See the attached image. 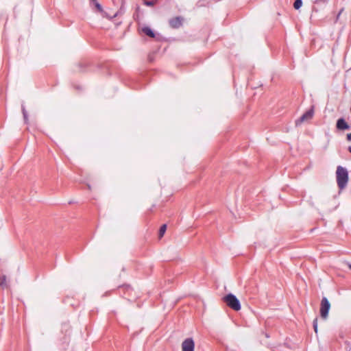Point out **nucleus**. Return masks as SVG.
Listing matches in <instances>:
<instances>
[{
  "label": "nucleus",
  "mask_w": 351,
  "mask_h": 351,
  "mask_svg": "<svg viewBox=\"0 0 351 351\" xmlns=\"http://www.w3.org/2000/svg\"><path fill=\"white\" fill-rule=\"evenodd\" d=\"M336 174L337 184L342 189L346 186L348 180V171L345 168L339 166L337 167Z\"/></svg>",
  "instance_id": "obj_1"
},
{
  "label": "nucleus",
  "mask_w": 351,
  "mask_h": 351,
  "mask_svg": "<svg viewBox=\"0 0 351 351\" xmlns=\"http://www.w3.org/2000/svg\"><path fill=\"white\" fill-rule=\"evenodd\" d=\"M224 302L232 309L234 311H239L241 309V304L239 300L232 293H229L223 298Z\"/></svg>",
  "instance_id": "obj_2"
},
{
  "label": "nucleus",
  "mask_w": 351,
  "mask_h": 351,
  "mask_svg": "<svg viewBox=\"0 0 351 351\" xmlns=\"http://www.w3.org/2000/svg\"><path fill=\"white\" fill-rule=\"evenodd\" d=\"M330 308V304L326 298H323L321 301L320 315L322 318L326 319L328 317V312Z\"/></svg>",
  "instance_id": "obj_3"
},
{
  "label": "nucleus",
  "mask_w": 351,
  "mask_h": 351,
  "mask_svg": "<svg viewBox=\"0 0 351 351\" xmlns=\"http://www.w3.org/2000/svg\"><path fill=\"white\" fill-rule=\"evenodd\" d=\"M195 342L192 338H187L182 343V351H194Z\"/></svg>",
  "instance_id": "obj_4"
},
{
  "label": "nucleus",
  "mask_w": 351,
  "mask_h": 351,
  "mask_svg": "<svg viewBox=\"0 0 351 351\" xmlns=\"http://www.w3.org/2000/svg\"><path fill=\"white\" fill-rule=\"evenodd\" d=\"M314 115V110L313 107H312L310 110L306 112L300 119L296 121V124L298 125L302 122L307 121L313 118Z\"/></svg>",
  "instance_id": "obj_5"
},
{
  "label": "nucleus",
  "mask_w": 351,
  "mask_h": 351,
  "mask_svg": "<svg viewBox=\"0 0 351 351\" xmlns=\"http://www.w3.org/2000/svg\"><path fill=\"white\" fill-rule=\"evenodd\" d=\"M337 128L339 130H346L348 128V125L343 119H338L337 122Z\"/></svg>",
  "instance_id": "obj_6"
},
{
  "label": "nucleus",
  "mask_w": 351,
  "mask_h": 351,
  "mask_svg": "<svg viewBox=\"0 0 351 351\" xmlns=\"http://www.w3.org/2000/svg\"><path fill=\"white\" fill-rule=\"evenodd\" d=\"M169 23L172 27H174V28L178 27L182 24V19L179 17H177V18L171 19Z\"/></svg>",
  "instance_id": "obj_7"
},
{
  "label": "nucleus",
  "mask_w": 351,
  "mask_h": 351,
  "mask_svg": "<svg viewBox=\"0 0 351 351\" xmlns=\"http://www.w3.org/2000/svg\"><path fill=\"white\" fill-rule=\"evenodd\" d=\"M142 32L145 34L147 36L154 38V33L153 31L148 27H145L142 29Z\"/></svg>",
  "instance_id": "obj_8"
},
{
  "label": "nucleus",
  "mask_w": 351,
  "mask_h": 351,
  "mask_svg": "<svg viewBox=\"0 0 351 351\" xmlns=\"http://www.w3.org/2000/svg\"><path fill=\"white\" fill-rule=\"evenodd\" d=\"M167 230V226L165 224H163L159 230V238H162Z\"/></svg>",
  "instance_id": "obj_9"
},
{
  "label": "nucleus",
  "mask_w": 351,
  "mask_h": 351,
  "mask_svg": "<svg viewBox=\"0 0 351 351\" xmlns=\"http://www.w3.org/2000/svg\"><path fill=\"white\" fill-rule=\"evenodd\" d=\"M302 5V0H295L293 3V7L295 9L298 10Z\"/></svg>",
  "instance_id": "obj_10"
},
{
  "label": "nucleus",
  "mask_w": 351,
  "mask_h": 351,
  "mask_svg": "<svg viewBox=\"0 0 351 351\" xmlns=\"http://www.w3.org/2000/svg\"><path fill=\"white\" fill-rule=\"evenodd\" d=\"M95 7L97 10L98 12L102 13L104 14V16L105 15V12H104L101 5L98 2L95 3Z\"/></svg>",
  "instance_id": "obj_11"
},
{
  "label": "nucleus",
  "mask_w": 351,
  "mask_h": 351,
  "mask_svg": "<svg viewBox=\"0 0 351 351\" xmlns=\"http://www.w3.org/2000/svg\"><path fill=\"white\" fill-rule=\"evenodd\" d=\"M0 286L3 287L7 286V285H6V277L5 276H3L1 278Z\"/></svg>",
  "instance_id": "obj_12"
},
{
  "label": "nucleus",
  "mask_w": 351,
  "mask_h": 351,
  "mask_svg": "<svg viewBox=\"0 0 351 351\" xmlns=\"http://www.w3.org/2000/svg\"><path fill=\"white\" fill-rule=\"evenodd\" d=\"M156 3V1H145V4L147 6H153Z\"/></svg>",
  "instance_id": "obj_13"
},
{
  "label": "nucleus",
  "mask_w": 351,
  "mask_h": 351,
  "mask_svg": "<svg viewBox=\"0 0 351 351\" xmlns=\"http://www.w3.org/2000/svg\"><path fill=\"white\" fill-rule=\"evenodd\" d=\"M313 328H314V330L315 332L317 333V319H315L314 322H313Z\"/></svg>",
  "instance_id": "obj_14"
},
{
  "label": "nucleus",
  "mask_w": 351,
  "mask_h": 351,
  "mask_svg": "<svg viewBox=\"0 0 351 351\" xmlns=\"http://www.w3.org/2000/svg\"><path fill=\"white\" fill-rule=\"evenodd\" d=\"M22 111H23V114L24 119H25V120H26V119H27V112H26V110H25V108H24V107H22Z\"/></svg>",
  "instance_id": "obj_15"
},
{
  "label": "nucleus",
  "mask_w": 351,
  "mask_h": 351,
  "mask_svg": "<svg viewBox=\"0 0 351 351\" xmlns=\"http://www.w3.org/2000/svg\"><path fill=\"white\" fill-rule=\"evenodd\" d=\"M348 139H350V138H351V133H350V134H348Z\"/></svg>",
  "instance_id": "obj_16"
},
{
  "label": "nucleus",
  "mask_w": 351,
  "mask_h": 351,
  "mask_svg": "<svg viewBox=\"0 0 351 351\" xmlns=\"http://www.w3.org/2000/svg\"><path fill=\"white\" fill-rule=\"evenodd\" d=\"M349 151L351 152V147H349Z\"/></svg>",
  "instance_id": "obj_17"
},
{
  "label": "nucleus",
  "mask_w": 351,
  "mask_h": 351,
  "mask_svg": "<svg viewBox=\"0 0 351 351\" xmlns=\"http://www.w3.org/2000/svg\"><path fill=\"white\" fill-rule=\"evenodd\" d=\"M349 268L351 269V264L349 265Z\"/></svg>",
  "instance_id": "obj_18"
}]
</instances>
